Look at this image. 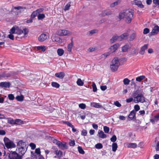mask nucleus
Listing matches in <instances>:
<instances>
[{"label": "nucleus", "instance_id": "412c9836", "mask_svg": "<svg viewBox=\"0 0 159 159\" xmlns=\"http://www.w3.org/2000/svg\"><path fill=\"white\" fill-rule=\"evenodd\" d=\"M129 34L128 33H124L120 36H118L119 41H121L123 40L125 37H127L128 36Z\"/></svg>", "mask_w": 159, "mask_h": 159}, {"label": "nucleus", "instance_id": "4c0bfd02", "mask_svg": "<svg viewBox=\"0 0 159 159\" xmlns=\"http://www.w3.org/2000/svg\"><path fill=\"white\" fill-rule=\"evenodd\" d=\"M45 17V15L44 14H39L38 16V20H41L44 18Z\"/></svg>", "mask_w": 159, "mask_h": 159}, {"label": "nucleus", "instance_id": "e2e57ef3", "mask_svg": "<svg viewBox=\"0 0 159 159\" xmlns=\"http://www.w3.org/2000/svg\"><path fill=\"white\" fill-rule=\"evenodd\" d=\"M16 33L19 34H21L23 33L22 30L19 29H16Z\"/></svg>", "mask_w": 159, "mask_h": 159}, {"label": "nucleus", "instance_id": "20e7f679", "mask_svg": "<svg viewBox=\"0 0 159 159\" xmlns=\"http://www.w3.org/2000/svg\"><path fill=\"white\" fill-rule=\"evenodd\" d=\"M136 99L137 102H135V103H138L139 102L143 103L145 101L144 97L142 94H138L136 97Z\"/></svg>", "mask_w": 159, "mask_h": 159}, {"label": "nucleus", "instance_id": "0eeeda50", "mask_svg": "<svg viewBox=\"0 0 159 159\" xmlns=\"http://www.w3.org/2000/svg\"><path fill=\"white\" fill-rule=\"evenodd\" d=\"M159 32V26L158 25L155 26L152 29V31L150 33V36L153 35L157 34Z\"/></svg>", "mask_w": 159, "mask_h": 159}, {"label": "nucleus", "instance_id": "5fc2aeb1", "mask_svg": "<svg viewBox=\"0 0 159 159\" xmlns=\"http://www.w3.org/2000/svg\"><path fill=\"white\" fill-rule=\"evenodd\" d=\"M29 146L31 147V149L32 150H34L36 148V145L34 143H30Z\"/></svg>", "mask_w": 159, "mask_h": 159}, {"label": "nucleus", "instance_id": "13d9d810", "mask_svg": "<svg viewBox=\"0 0 159 159\" xmlns=\"http://www.w3.org/2000/svg\"><path fill=\"white\" fill-rule=\"evenodd\" d=\"M3 140H4V144H5V145H6V143H8L10 141H11V140H10L8 138H7L6 137H5L4 138Z\"/></svg>", "mask_w": 159, "mask_h": 159}, {"label": "nucleus", "instance_id": "cd10ccee", "mask_svg": "<svg viewBox=\"0 0 159 159\" xmlns=\"http://www.w3.org/2000/svg\"><path fill=\"white\" fill-rule=\"evenodd\" d=\"M145 78L144 75H142L136 78V80L138 82H141L142 80L144 79Z\"/></svg>", "mask_w": 159, "mask_h": 159}, {"label": "nucleus", "instance_id": "72a5a7b5", "mask_svg": "<svg viewBox=\"0 0 159 159\" xmlns=\"http://www.w3.org/2000/svg\"><path fill=\"white\" fill-rule=\"evenodd\" d=\"M77 84L80 86H82L84 85V83L80 79H78L76 82Z\"/></svg>", "mask_w": 159, "mask_h": 159}, {"label": "nucleus", "instance_id": "a18cd8bd", "mask_svg": "<svg viewBox=\"0 0 159 159\" xmlns=\"http://www.w3.org/2000/svg\"><path fill=\"white\" fill-rule=\"evenodd\" d=\"M134 110L135 111H136V113L137 111H139L140 109V107L139 106L138 104L135 105L134 107Z\"/></svg>", "mask_w": 159, "mask_h": 159}, {"label": "nucleus", "instance_id": "774afa93", "mask_svg": "<svg viewBox=\"0 0 159 159\" xmlns=\"http://www.w3.org/2000/svg\"><path fill=\"white\" fill-rule=\"evenodd\" d=\"M155 149L157 151H159V141H158L157 143Z\"/></svg>", "mask_w": 159, "mask_h": 159}, {"label": "nucleus", "instance_id": "338daca9", "mask_svg": "<svg viewBox=\"0 0 159 159\" xmlns=\"http://www.w3.org/2000/svg\"><path fill=\"white\" fill-rule=\"evenodd\" d=\"M35 152L37 154L40 155L41 151L39 148H36L35 150Z\"/></svg>", "mask_w": 159, "mask_h": 159}, {"label": "nucleus", "instance_id": "2f4dec72", "mask_svg": "<svg viewBox=\"0 0 159 159\" xmlns=\"http://www.w3.org/2000/svg\"><path fill=\"white\" fill-rule=\"evenodd\" d=\"M118 146L116 143H114L112 144V150L113 152H115Z\"/></svg>", "mask_w": 159, "mask_h": 159}, {"label": "nucleus", "instance_id": "0e129e2a", "mask_svg": "<svg viewBox=\"0 0 159 159\" xmlns=\"http://www.w3.org/2000/svg\"><path fill=\"white\" fill-rule=\"evenodd\" d=\"M96 49H97L96 47H95L94 48H92V47H90L88 49V51L89 52H92L94 51Z\"/></svg>", "mask_w": 159, "mask_h": 159}, {"label": "nucleus", "instance_id": "6e6d98bb", "mask_svg": "<svg viewBox=\"0 0 159 159\" xmlns=\"http://www.w3.org/2000/svg\"><path fill=\"white\" fill-rule=\"evenodd\" d=\"M149 31L150 30L148 28H145L143 30V33L144 34H147L149 33Z\"/></svg>", "mask_w": 159, "mask_h": 159}, {"label": "nucleus", "instance_id": "79ce46f5", "mask_svg": "<svg viewBox=\"0 0 159 159\" xmlns=\"http://www.w3.org/2000/svg\"><path fill=\"white\" fill-rule=\"evenodd\" d=\"M123 82L125 85H128L129 84L130 80L128 78H125L124 79Z\"/></svg>", "mask_w": 159, "mask_h": 159}, {"label": "nucleus", "instance_id": "09e8293b", "mask_svg": "<svg viewBox=\"0 0 159 159\" xmlns=\"http://www.w3.org/2000/svg\"><path fill=\"white\" fill-rule=\"evenodd\" d=\"M79 107L82 109H84L86 108V106L85 104L82 103L80 104L79 105Z\"/></svg>", "mask_w": 159, "mask_h": 159}, {"label": "nucleus", "instance_id": "680f3d73", "mask_svg": "<svg viewBox=\"0 0 159 159\" xmlns=\"http://www.w3.org/2000/svg\"><path fill=\"white\" fill-rule=\"evenodd\" d=\"M69 144L70 146H74L75 144V140H71L69 142Z\"/></svg>", "mask_w": 159, "mask_h": 159}, {"label": "nucleus", "instance_id": "b1692460", "mask_svg": "<svg viewBox=\"0 0 159 159\" xmlns=\"http://www.w3.org/2000/svg\"><path fill=\"white\" fill-rule=\"evenodd\" d=\"M127 145L128 147L132 148H135L137 147V145L135 143H128Z\"/></svg>", "mask_w": 159, "mask_h": 159}, {"label": "nucleus", "instance_id": "aec40b11", "mask_svg": "<svg viewBox=\"0 0 159 159\" xmlns=\"http://www.w3.org/2000/svg\"><path fill=\"white\" fill-rule=\"evenodd\" d=\"M54 153L57 156L58 158H60L62 156L63 153L62 152L61 150H58L57 149L55 150Z\"/></svg>", "mask_w": 159, "mask_h": 159}, {"label": "nucleus", "instance_id": "864d4df0", "mask_svg": "<svg viewBox=\"0 0 159 159\" xmlns=\"http://www.w3.org/2000/svg\"><path fill=\"white\" fill-rule=\"evenodd\" d=\"M116 136L115 135H113L110 139L111 141L113 142H115L116 140Z\"/></svg>", "mask_w": 159, "mask_h": 159}, {"label": "nucleus", "instance_id": "6ab92c4d", "mask_svg": "<svg viewBox=\"0 0 159 159\" xmlns=\"http://www.w3.org/2000/svg\"><path fill=\"white\" fill-rule=\"evenodd\" d=\"M57 146L59 148L62 149H63L66 147V142H64L63 143L62 142L60 141L58 142Z\"/></svg>", "mask_w": 159, "mask_h": 159}, {"label": "nucleus", "instance_id": "f03ea898", "mask_svg": "<svg viewBox=\"0 0 159 159\" xmlns=\"http://www.w3.org/2000/svg\"><path fill=\"white\" fill-rule=\"evenodd\" d=\"M28 147V144L25 142H23L22 140L19 141L17 145L19 153L21 154V156H22L26 152Z\"/></svg>", "mask_w": 159, "mask_h": 159}, {"label": "nucleus", "instance_id": "4468645a", "mask_svg": "<svg viewBox=\"0 0 159 159\" xmlns=\"http://www.w3.org/2000/svg\"><path fill=\"white\" fill-rule=\"evenodd\" d=\"M148 44H146L142 47L141 48L140 51L139 52V53L142 55L144 54L145 53V50L147 49L148 48Z\"/></svg>", "mask_w": 159, "mask_h": 159}, {"label": "nucleus", "instance_id": "39448f33", "mask_svg": "<svg viewBox=\"0 0 159 159\" xmlns=\"http://www.w3.org/2000/svg\"><path fill=\"white\" fill-rule=\"evenodd\" d=\"M11 159H22V156L15 151H11Z\"/></svg>", "mask_w": 159, "mask_h": 159}, {"label": "nucleus", "instance_id": "c03bdc74", "mask_svg": "<svg viewBox=\"0 0 159 159\" xmlns=\"http://www.w3.org/2000/svg\"><path fill=\"white\" fill-rule=\"evenodd\" d=\"M70 2L68 3L64 7V10L65 11L68 10L69 9L70 7Z\"/></svg>", "mask_w": 159, "mask_h": 159}, {"label": "nucleus", "instance_id": "c9c22d12", "mask_svg": "<svg viewBox=\"0 0 159 159\" xmlns=\"http://www.w3.org/2000/svg\"><path fill=\"white\" fill-rule=\"evenodd\" d=\"M54 41L58 42L59 43H61L62 40L59 37H55L53 39Z\"/></svg>", "mask_w": 159, "mask_h": 159}, {"label": "nucleus", "instance_id": "423d86ee", "mask_svg": "<svg viewBox=\"0 0 159 159\" xmlns=\"http://www.w3.org/2000/svg\"><path fill=\"white\" fill-rule=\"evenodd\" d=\"M48 37L47 34L43 33L39 37L38 40L40 42H43L47 39Z\"/></svg>", "mask_w": 159, "mask_h": 159}, {"label": "nucleus", "instance_id": "3c124183", "mask_svg": "<svg viewBox=\"0 0 159 159\" xmlns=\"http://www.w3.org/2000/svg\"><path fill=\"white\" fill-rule=\"evenodd\" d=\"M93 91L94 92H95L97 91V88L94 82L92 84Z\"/></svg>", "mask_w": 159, "mask_h": 159}, {"label": "nucleus", "instance_id": "603ef678", "mask_svg": "<svg viewBox=\"0 0 159 159\" xmlns=\"http://www.w3.org/2000/svg\"><path fill=\"white\" fill-rule=\"evenodd\" d=\"M119 2V1L118 0L113 3H112L110 5V6L111 7H115V6L117 5H118V3Z\"/></svg>", "mask_w": 159, "mask_h": 159}, {"label": "nucleus", "instance_id": "bf43d9fd", "mask_svg": "<svg viewBox=\"0 0 159 159\" xmlns=\"http://www.w3.org/2000/svg\"><path fill=\"white\" fill-rule=\"evenodd\" d=\"M87 131L85 129H83L81 131V134L84 136H86L87 135Z\"/></svg>", "mask_w": 159, "mask_h": 159}, {"label": "nucleus", "instance_id": "f257e3e1", "mask_svg": "<svg viewBox=\"0 0 159 159\" xmlns=\"http://www.w3.org/2000/svg\"><path fill=\"white\" fill-rule=\"evenodd\" d=\"M134 14V10L132 9H127L124 10L119 14V18L121 19L124 18L125 21L127 23H131Z\"/></svg>", "mask_w": 159, "mask_h": 159}, {"label": "nucleus", "instance_id": "f704fd0d", "mask_svg": "<svg viewBox=\"0 0 159 159\" xmlns=\"http://www.w3.org/2000/svg\"><path fill=\"white\" fill-rule=\"evenodd\" d=\"M129 47V46L128 44H126L123 46L122 48V51L123 52H126L127 51Z\"/></svg>", "mask_w": 159, "mask_h": 159}, {"label": "nucleus", "instance_id": "6e6552de", "mask_svg": "<svg viewBox=\"0 0 159 159\" xmlns=\"http://www.w3.org/2000/svg\"><path fill=\"white\" fill-rule=\"evenodd\" d=\"M159 120V114H157L154 117L150 119V121L152 124H155V122Z\"/></svg>", "mask_w": 159, "mask_h": 159}, {"label": "nucleus", "instance_id": "9b49d317", "mask_svg": "<svg viewBox=\"0 0 159 159\" xmlns=\"http://www.w3.org/2000/svg\"><path fill=\"white\" fill-rule=\"evenodd\" d=\"M5 146L7 148H14L16 146L15 144L11 141H10L8 143H7Z\"/></svg>", "mask_w": 159, "mask_h": 159}, {"label": "nucleus", "instance_id": "052dcab7", "mask_svg": "<svg viewBox=\"0 0 159 159\" xmlns=\"http://www.w3.org/2000/svg\"><path fill=\"white\" fill-rule=\"evenodd\" d=\"M23 33L24 35H26L29 32L27 28H24L22 30Z\"/></svg>", "mask_w": 159, "mask_h": 159}, {"label": "nucleus", "instance_id": "7ed1b4c3", "mask_svg": "<svg viewBox=\"0 0 159 159\" xmlns=\"http://www.w3.org/2000/svg\"><path fill=\"white\" fill-rule=\"evenodd\" d=\"M120 64L118 58H114L111 61L110 68L113 72L116 71L120 66Z\"/></svg>", "mask_w": 159, "mask_h": 159}, {"label": "nucleus", "instance_id": "4d7b16f0", "mask_svg": "<svg viewBox=\"0 0 159 159\" xmlns=\"http://www.w3.org/2000/svg\"><path fill=\"white\" fill-rule=\"evenodd\" d=\"M111 54V52H106L102 55V57H104L105 58L107 57V56H109Z\"/></svg>", "mask_w": 159, "mask_h": 159}, {"label": "nucleus", "instance_id": "dca6fc26", "mask_svg": "<svg viewBox=\"0 0 159 159\" xmlns=\"http://www.w3.org/2000/svg\"><path fill=\"white\" fill-rule=\"evenodd\" d=\"M111 14V12L109 10H105L103 11L100 14L102 16H106L109 15Z\"/></svg>", "mask_w": 159, "mask_h": 159}, {"label": "nucleus", "instance_id": "f3484780", "mask_svg": "<svg viewBox=\"0 0 159 159\" xmlns=\"http://www.w3.org/2000/svg\"><path fill=\"white\" fill-rule=\"evenodd\" d=\"M134 4L138 6L140 8H142L144 7V6L142 4V2L140 1L135 0L134 1Z\"/></svg>", "mask_w": 159, "mask_h": 159}, {"label": "nucleus", "instance_id": "4be33fe9", "mask_svg": "<svg viewBox=\"0 0 159 159\" xmlns=\"http://www.w3.org/2000/svg\"><path fill=\"white\" fill-rule=\"evenodd\" d=\"M99 136V137L102 138H105L107 137L106 134H104L103 131L102 130H99L98 132Z\"/></svg>", "mask_w": 159, "mask_h": 159}, {"label": "nucleus", "instance_id": "c756f323", "mask_svg": "<svg viewBox=\"0 0 159 159\" xmlns=\"http://www.w3.org/2000/svg\"><path fill=\"white\" fill-rule=\"evenodd\" d=\"M23 124V121L19 119H15V125H20Z\"/></svg>", "mask_w": 159, "mask_h": 159}, {"label": "nucleus", "instance_id": "473e14b6", "mask_svg": "<svg viewBox=\"0 0 159 159\" xmlns=\"http://www.w3.org/2000/svg\"><path fill=\"white\" fill-rule=\"evenodd\" d=\"M52 86L54 88H58L60 87V84L56 82H52L51 83Z\"/></svg>", "mask_w": 159, "mask_h": 159}, {"label": "nucleus", "instance_id": "a878e982", "mask_svg": "<svg viewBox=\"0 0 159 159\" xmlns=\"http://www.w3.org/2000/svg\"><path fill=\"white\" fill-rule=\"evenodd\" d=\"M117 40H119L118 36L117 35H114L110 39V42L111 43H113L115 42Z\"/></svg>", "mask_w": 159, "mask_h": 159}, {"label": "nucleus", "instance_id": "58836bf2", "mask_svg": "<svg viewBox=\"0 0 159 159\" xmlns=\"http://www.w3.org/2000/svg\"><path fill=\"white\" fill-rule=\"evenodd\" d=\"M93 106L97 108H100L102 107V106L100 105L99 103L93 102Z\"/></svg>", "mask_w": 159, "mask_h": 159}, {"label": "nucleus", "instance_id": "c85d7f7f", "mask_svg": "<svg viewBox=\"0 0 159 159\" xmlns=\"http://www.w3.org/2000/svg\"><path fill=\"white\" fill-rule=\"evenodd\" d=\"M136 37V34L135 33H133L129 37V41H133Z\"/></svg>", "mask_w": 159, "mask_h": 159}, {"label": "nucleus", "instance_id": "5701e85b", "mask_svg": "<svg viewBox=\"0 0 159 159\" xmlns=\"http://www.w3.org/2000/svg\"><path fill=\"white\" fill-rule=\"evenodd\" d=\"M7 119L8 123L12 125H15V120L11 118H8Z\"/></svg>", "mask_w": 159, "mask_h": 159}, {"label": "nucleus", "instance_id": "8fccbe9b", "mask_svg": "<svg viewBox=\"0 0 159 159\" xmlns=\"http://www.w3.org/2000/svg\"><path fill=\"white\" fill-rule=\"evenodd\" d=\"M8 97L10 100H13L15 99V97L14 95L12 94H9Z\"/></svg>", "mask_w": 159, "mask_h": 159}, {"label": "nucleus", "instance_id": "9d476101", "mask_svg": "<svg viewBox=\"0 0 159 159\" xmlns=\"http://www.w3.org/2000/svg\"><path fill=\"white\" fill-rule=\"evenodd\" d=\"M136 111L134 110L132 111L128 115V118L129 119V120H132L133 119L136 118Z\"/></svg>", "mask_w": 159, "mask_h": 159}, {"label": "nucleus", "instance_id": "7c9ffc66", "mask_svg": "<svg viewBox=\"0 0 159 159\" xmlns=\"http://www.w3.org/2000/svg\"><path fill=\"white\" fill-rule=\"evenodd\" d=\"M24 97L22 95L20 96H17L16 98V99L18 101H22L24 100Z\"/></svg>", "mask_w": 159, "mask_h": 159}, {"label": "nucleus", "instance_id": "de8ad7c7", "mask_svg": "<svg viewBox=\"0 0 159 159\" xmlns=\"http://www.w3.org/2000/svg\"><path fill=\"white\" fill-rule=\"evenodd\" d=\"M103 130L105 133H108L109 132L110 129L107 126H104L103 127Z\"/></svg>", "mask_w": 159, "mask_h": 159}, {"label": "nucleus", "instance_id": "69168bd1", "mask_svg": "<svg viewBox=\"0 0 159 159\" xmlns=\"http://www.w3.org/2000/svg\"><path fill=\"white\" fill-rule=\"evenodd\" d=\"M44 10V9L42 8H40L37 9V10H36L35 11H36L37 13V14H39L40 13H41Z\"/></svg>", "mask_w": 159, "mask_h": 159}, {"label": "nucleus", "instance_id": "37998d69", "mask_svg": "<svg viewBox=\"0 0 159 159\" xmlns=\"http://www.w3.org/2000/svg\"><path fill=\"white\" fill-rule=\"evenodd\" d=\"M37 13L36 11H34L31 14L30 17L33 19L37 16Z\"/></svg>", "mask_w": 159, "mask_h": 159}, {"label": "nucleus", "instance_id": "ddd939ff", "mask_svg": "<svg viewBox=\"0 0 159 159\" xmlns=\"http://www.w3.org/2000/svg\"><path fill=\"white\" fill-rule=\"evenodd\" d=\"M65 74L64 72H60L55 73V75L57 77L60 79H62L65 76Z\"/></svg>", "mask_w": 159, "mask_h": 159}, {"label": "nucleus", "instance_id": "a211bd4d", "mask_svg": "<svg viewBox=\"0 0 159 159\" xmlns=\"http://www.w3.org/2000/svg\"><path fill=\"white\" fill-rule=\"evenodd\" d=\"M37 51H41L42 52H44L46 50V47L44 46H39L35 47Z\"/></svg>", "mask_w": 159, "mask_h": 159}, {"label": "nucleus", "instance_id": "bb28decb", "mask_svg": "<svg viewBox=\"0 0 159 159\" xmlns=\"http://www.w3.org/2000/svg\"><path fill=\"white\" fill-rule=\"evenodd\" d=\"M57 52L59 56H61L63 54L64 52L63 49L59 48L57 49Z\"/></svg>", "mask_w": 159, "mask_h": 159}, {"label": "nucleus", "instance_id": "49530a36", "mask_svg": "<svg viewBox=\"0 0 159 159\" xmlns=\"http://www.w3.org/2000/svg\"><path fill=\"white\" fill-rule=\"evenodd\" d=\"M153 2L154 4V7H156L157 6H159V0H153Z\"/></svg>", "mask_w": 159, "mask_h": 159}, {"label": "nucleus", "instance_id": "ea45409f", "mask_svg": "<svg viewBox=\"0 0 159 159\" xmlns=\"http://www.w3.org/2000/svg\"><path fill=\"white\" fill-rule=\"evenodd\" d=\"M11 151L10 152V153H7L6 154V157L5 158V159H11Z\"/></svg>", "mask_w": 159, "mask_h": 159}, {"label": "nucleus", "instance_id": "f8f14e48", "mask_svg": "<svg viewBox=\"0 0 159 159\" xmlns=\"http://www.w3.org/2000/svg\"><path fill=\"white\" fill-rule=\"evenodd\" d=\"M11 85L9 82H1L0 83V86L2 87L9 88Z\"/></svg>", "mask_w": 159, "mask_h": 159}, {"label": "nucleus", "instance_id": "1a4fd4ad", "mask_svg": "<svg viewBox=\"0 0 159 159\" xmlns=\"http://www.w3.org/2000/svg\"><path fill=\"white\" fill-rule=\"evenodd\" d=\"M120 46V45L118 43H116L113 45L111 46L110 49L111 53L115 52L116 50L118 47Z\"/></svg>", "mask_w": 159, "mask_h": 159}, {"label": "nucleus", "instance_id": "a19ab883", "mask_svg": "<svg viewBox=\"0 0 159 159\" xmlns=\"http://www.w3.org/2000/svg\"><path fill=\"white\" fill-rule=\"evenodd\" d=\"M95 148L98 149H100L102 148V145L101 143H98L95 145Z\"/></svg>", "mask_w": 159, "mask_h": 159}, {"label": "nucleus", "instance_id": "393cba45", "mask_svg": "<svg viewBox=\"0 0 159 159\" xmlns=\"http://www.w3.org/2000/svg\"><path fill=\"white\" fill-rule=\"evenodd\" d=\"M73 46L72 39H71V42L67 46V50L69 52H71L72 50V47Z\"/></svg>", "mask_w": 159, "mask_h": 159}, {"label": "nucleus", "instance_id": "2eb2a0df", "mask_svg": "<svg viewBox=\"0 0 159 159\" xmlns=\"http://www.w3.org/2000/svg\"><path fill=\"white\" fill-rule=\"evenodd\" d=\"M59 33L60 36H65L69 34V31L66 30H60L59 31Z\"/></svg>", "mask_w": 159, "mask_h": 159}, {"label": "nucleus", "instance_id": "e433bc0d", "mask_svg": "<svg viewBox=\"0 0 159 159\" xmlns=\"http://www.w3.org/2000/svg\"><path fill=\"white\" fill-rule=\"evenodd\" d=\"M78 149L80 153L82 154H84L85 153V152L81 147L78 146Z\"/></svg>", "mask_w": 159, "mask_h": 159}]
</instances>
